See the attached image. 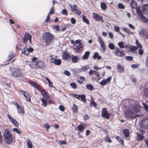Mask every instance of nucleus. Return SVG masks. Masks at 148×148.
<instances>
[{
    "instance_id": "obj_20",
    "label": "nucleus",
    "mask_w": 148,
    "mask_h": 148,
    "mask_svg": "<svg viewBox=\"0 0 148 148\" xmlns=\"http://www.w3.org/2000/svg\"><path fill=\"white\" fill-rule=\"evenodd\" d=\"M130 5L132 8L135 9L137 6L136 2L134 0H132Z\"/></svg>"
},
{
    "instance_id": "obj_29",
    "label": "nucleus",
    "mask_w": 148,
    "mask_h": 148,
    "mask_svg": "<svg viewBox=\"0 0 148 148\" xmlns=\"http://www.w3.org/2000/svg\"><path fill=\"white\" fill-rule=\"evenodd\" d=\"M86 87L88 90L90 91H92L94 89L93 87L91 84H87Z\"/></svg>"
},
{
    "instance_id": "obj_45",
    "label": "nucleus",
    "mask_w": 148,
    "mask_h": 148,
    "mask_svg": "<svg viewBox=\"0 0 148 148\" xmlns=\"http://www.w3.org/2000/svg\"><path fill=\"white\" fill-rule=\"evenodd\" d=\"M108 47L110 49L112 50H113L114 49V46L112 43H109Z\"/></svg>"
},
{
    "instance_id": "obj_41",
    "label": "nucleus",
    "mask_w": 148,
    "mask_h": 148,
    "mask_svg": "<svg viewBox=\"0 0 148 148\" xmlns=\"http://www.w3.org/2000/svg\"><path fill=\"white\" fill-rule=\"evenodd\" d=\"M77 127L78 130L80 132L83 131L84 129V126L81 125H79Z\"/></svg>"
},
{
    "instance_id": "obj_62",
    "label": "nucleus",
    "mask_w": 148,
    "mask_h": 148,
    "mask_svg": "<svg viewBox=\"0 0 148 148\" xmlns=\"http://www.w3.org/2000/svg\"><path fill=\"white\" fill-rule=\"evenodd\" d=\"M50 14H49V13L48 14L47 18L45 20L46 22H48L50 20Z\"/></svg>"
},
{
    "instance_id": "obj_6",
    "label": "nucleus",
    "mask_w": 148,
    "mask_h": 148,
    "mask_svg": "<svg viewBox=\"0 0 148 148\" xmlns=\"http://www.w3.org/2000/svg\"><path fill=\"white\" fill-rule=\"evenodd\" d=\"M114 52L116 55L120 57H123L125 55L124 51L122 50L120 51L119 48L118 47L115 48Z\"/></svg>"
},
{
    "instance_id": "obj_8",
    "label": "nucleus",
    "mask_w": 148,
    "mask_h": 148,
    "mask_svg": "<svg viewBox=\"0 0 148 148\" xmlns=\"http://www.w3.org/2000/svg\"><path fill=\"white\" fill-rule=\"evenodd\" d=\"M73 96L75 98L81 100L83 101L84 103H85L86 101V96L83 94L79 95L77 94H73Z\"/></svg>"
},
{
    "instance_id": "obj_21",
    "label": "nucleus",
    "mask_w": 148,
    "mask_h": 148,
    "mask_svg": "<svg viewBox=\"0 0 148 148\" xmlns=\"http://www.w3.org/2000/svg\"><path fill=\"white\" fill-rule=\"evenodd\" d=\"M144 13L147 14L148 13V4L144 5L143 8Z\"/></svg>"
},
{
    "instance_id": "obj_56",
    "label": "nucleus",
    "mask_w": 148,
    "mask_h": 148,
    "mask_svg": "<svg viewBox=\"0 0 148 148\" xmlns=\"http://www.w3.org/2000/svg\"><path fill=\"white\" fill-rule=\"evenodd\" d=\"M64 73L65 75L67 76H69L71 75L70 73L67 70H66L64 71Z\"/></svg>"
},
{
    "instance_id": "obj_52",
    "label": "nucleus",
    "mask_w": 148,
    "mask_h": 148,
    "mask_svg": "<svg viewBox=\"0 0 148 148\" xmlns=\"http://www.w3.org/2000/svg\"><path fill=\"white\" fill-rule=\"evenodd\" d=\"M13 130L16 132L18 134H21V132L19 131L18 129L16 128H14L13 129Z\"/></svg>"
},
{
    "instance_id": "obj_10",
    "label": "nucleus",
    "mask_w": 148,
    "mask_h": 148,
    "mask_svg": "<svg viewBox=\"0 0 148 148\" xmlns=\"http://www.w3.org/2000/svg\"><path fill=\"white\" fill-rule=\"evenodd\" d=\"M98 42L100 43L101 48L102 51L104 53L105 52V45L103 39L99 36L98 38Z\"/></svg>"
},
{
    "instance_id": "obj_14",
    "label": "nucleus",
    "mask_w": 148,
    "mask_h": 148,
    "mask_svg": "<svg viewBox=\"0 0 148 148\" xmlns=\"http://www.w3.org/2000/svg\"><path fill=\"white\" fill-rule=\"evenodd\" d=\"M111 79V77H109L106 79H104L100 83V84L101 85H105L108 83L110 82Z\"/></svg>"
},
{
    "instance_id": "obj_61",
    "label": "nucleus",
    "mask_w": 148,
    "mask_h": 148,
    "mask_svg": "<svg viewBox=\"0 0 148 148\" xmlns=\"http://www.w3.org/2000/svg\"><path fill=\"white\" fill-rule=\"evenodd\" d=\"M71 23L73 24H75L76 23V20L73 18H71Z\"/></svg>"
},
{
    "instance_id": "obj_9",
    "label": "nucleus",
    "mask_w": 148,
    "mask_h": 148,
    "mask_svg": "<svg viewBox=\"0 0 148 148\" xmlns=\"http://www.w3.org/2000/svg\"><path fill=\"white\" fill-rule=\"evenodd\" d=\"M110 114H108L106 108H104L101 112V116L106 119H109Z\"/></svg>"
},
{
    "instance_id": "obj_54",
    "label": "nucleus",
    "mask_w": 148,
    "mask_h": 148,
    "mask_svg": "<svg viewBox=\"0 0 148 148\" xmlns=\"http://www.w3.org/2000/svg\"><path fill=\"white\" fill-rule=\"evenodd\" d=\"M141 19L145 22H147V19L146 17H145L143 15L140 17Z\"/></svg>"
},
{
    "instance_id": "obj_19",
    "label": "nucleus",
    "mask_w": 148,
    "mask_h": 148,
    "mask_svg": "<svg viewBox=\"0 0 148 148\" xmlns=\"http://www.w3.org/2000/svg\"><path fill=\"white\" fill-rule=\"evenodd\" d=\"M71 57L72 58V61L74 63H77L79 59L77 56H75L73 55H71Z\"/></svg>"
},
{
    "instance_id": "obj_26",
    "label": "nucleus",
    "mask_w": 148,
    "mask_h": 148,
    "mask_svg": "<svg viewBox=\"0 0 148 148\" xmlns=\"http://www.w3.org/2000/svg\"><path fill=\"white\" fill-rule=\"evenodd\" d=\"M136 12L137 14L140 17L143 16L141 10L140 8H138L136 9Z\"/></svg>"
},
{
    "instance_id": "obj_25",
    "label": "nucleus",
    "mask_w": 148,
    "mask_h": 148,
    "mask_svg": "<svg viewBox=\"0 0 148 148\" xmlns=\"http://www.w3.org/2000/svg\"><path fill=\"white\" fill-rule=\"evenodd\" d=\"M89 67L87 66H85L84 67L80 68L78 69V71L80 72H82L83 71H86L88 69H89Z\"/></svg>"
},
{
    "instance_id": "obj_34",
    "label": "nucleus",
    "mask_w": 148,
    "mask_h": 148,
    "mask_svg": "<svg viewBox=\"0 0 148 148\" xmlns=\"http://www.w3.org/2000/svg\"><path fill=\"white\" fill-rule=\"evenodd\" d=\"M72 110L74 112H77L78 111L77 106L75 105V104H73L72 108Z\"/></svg>"
},
{
    "instance_id": "obj_3",
    "label": "nucleus",
    "mask_w": 148,
    "mask_h": 148,
    "mask_svg": "<svg viewBox=\"0 0 148 148\" xmlns=\"http://www.w3.org/2000/svg\"><path fill=\"white\" fill-rule=\"evenodd\" d=\"M4 138L5 142L8 144L11 143L12 138L10 131L8 129H5L3 133Z\"/></svg>"
},
{
    "instance_id": "obj_11",
    "label": "nucleus",
    "mask_w": 148,
    "mask_h": 148,
    "mask_svg": "<svg viewBox=\"0 0 148 148\" xmlns=\"http://www.w3.org/2000/svg\"><path fill=\"white\" fill-rule=\"evenodd\" d=\"M33 51V49L31 47H30L29 48L25 47L22 50L21 52L22 53H24L26 55H28L29 53L32 52Z\"/></svg>"
},
{
    "instance_id": "obj_42",
    "label": "nucleus",
    "mask_w": 148,
    "mask_h": 148,
    "mask_svg": "<svg viewBox=\"0 0 148 148\" xmlns=\"http://www.w3.org/2000/svg\"><path fill=\"white\" fill-rule=\"evenodd\" d=\"M123 29L129 34H133V32H131L130 29H129L124 27L123 28Z\"/></svg>"
},
{
    "instance_id": "obj_60",
    "label": "nucleus",
    "mask_w": 148,
    "mask_h": 148,
    "mask_svg": "<svg viewBox=\"0 0 148 148\" xmlns=\"http://www.w3.org/2000/svg\"><path fill=\"white\" fill-rule=\"evenodd\" d=\"M144 51L142 48L140 49L139 50V53L140 55H142L143 54Z\"/></svg>"
},
{
    "instance_id": "obj_64",
    "label": "nucleus",
    "mask_w": 148,
    "mask_h": 148,
    "mask_svg": "<svg viewBox=\"0 0 148 148\" xmlns=\"http://www.w3.org/2000/svg\"><path fill=\"white\" fill-rule=\"evenodd\" d=\"M14 56V55L13 54H11L9 55V60L12 59Z\"/></svg>"
},
{
    "instance_id": "obj_13",
    "label": "nucleus",
    "mask_w": 148,
    "mask_h": 148,
    "mask_svg": "<svg viewBox=\"0 0 148 148\" xmlns=\"http://www.w3.org/2000/svg\"><path fill=\"white\" fill-rule=\"evenodd\" d=\"M70 8L71 11L73 12L76 13L78 15H80L81 13V11L78 8H74L72 5L71 4H69Z\"/></svg>"
},
{
    "instance_id": "obj_43",
    "label": "nucleus",
    "mask_w": 148,
    "mask_h": 148,
    "mask_svg": "<svg viewBox=\"0 0 148 148\" xmlns=\"http://www.w3.org/2000/svg\"><path fill=\"white\" fill-rule=\"evenodd\" d=\"M117 68L120 73H121L123 72V67L121 66H120L119 64H117Z\"/></svg>"
},
{
    "instance_id": "obj_44",
    "label": "nucleus",
    "mask_w": 148,
    "mask_h": 148,
    "mask_svg": "<svg viewBox=\"0 0 148 148\" xmlns=\"http://www.w3.org/2000/svg\"><path fill=\"white\" fill-rule=\"evenodd\" d=\"M118 45L120 48L121 49H123L124 47L123 43L122 42H118Z\"/></svg>"
},
{
    "instance_id": "obj_47",
    "label": "nucleus",
    "mask_w": 148,
    "mask_h": 148,
    "mask_svg": "<svg viewBox=\"0 0 148 148\" xmlns=\"http://www.w3.org/2000/svg\"><path fill=\"white\" fill-rule=\"evenodd\" d=\"M116 138L119 141H121V143L123 145H124V142L123 141V139L121 138L119 136H116Z\"/></svg>"
},
{
    "instance_id": "obj_4",
    "label": "nucleus",
    "mask_w": 148,
    "mask_h": 148,
    "mask_svg": "<svg viewBox=\"0 0 148 148\" xmlns=\"http://www.w3.org/2000/svg\"><path fill=\"white\" fill-rule=\"evenodd\" d=\"M32 64H34V67L36 69H43L45 66V64L42 61H38L37 62H33Z\"/></svg>"
},
{
    "instance_id": "obj_58",
    "label": "nucleus",
    "mask_w": 148,
    "mask_h": 148,
    "mask_svg": "<svg viewBox=\"0 0 148 148\" xmlns=\"http://www.w3.org/2000/svg\"><path fill=\"white\" fill-rule=\"evenodd\" d=\"M45 78L48 81V82L49 83V86H51V85H52V83L51 82V81L48 78L46 77Z\"/></svg>"
},
{
    "instance_id": "obj_17",
    "label": "nucleus",
    "mask_w": 148,
    "mask_h": 148,
    "mask_svg": "<svg viewBox=\"0 0 148 148\" xmlns=\"http://www.w3.org/2000/svg\"><path fill=\"white\" fill-rule=\"evenodd\" d=\"M29 83L33 86L36 88L38 90H40V86L38 84L32 81L30 82Z\"/></svg>"
},
{
    "instance_id": "obj_63",
    "label": "nucleus",
    "mask_w": 148,
    "mask_h": 148,
    "mask_svg": "<svg viewBox=\"0 0 148 148\" xmlns=\"http://www.w3.org/2000/svg\"><path fill=\"white\" fill-rule=\"evenodd\" d=\"M139 132H140V134L143 135L145 133V131L144 130H143L142 129H140L139 130Z\"/></svg>"
},
{
    "instance_id": "obj_37",
    "label": "nucleus",
    "mask_w": 148,
    "mask_h": 148,
    "mask_svg": "<svg viewBox=\"0 0 148 148\" xmlns=\"http://www.w3.org/2000/svg\"><path fill=\"white\" fill-rule=\"evenodd\" d=\"M82 43H80V44L77 46V48L76 49V50L77 51H79L82 50Z\"/></svg>"
},
{
    "instance_id": "obj_15",
    "label": "nucleus",
    "mask_w": 148,
    "mask_h": 148,
    "mask_svg": "<svg viewBox=\"0 0 148 148\" xmlns=\"http://www.w3.org/2000/svg\"><path fill=\"white\" fill-rule=\"evenodd\" d=\"M51 62L58 65L60 64L61 60L60 59H52L50 60Z\"/></svg>"
},
{
    "instance_id": "obj_36",
    "label": "nucleus",
    "mask_w": 148,
    "mask_h": 148,
    "mask_svg": "<svg viewBox=\"0 0 148 148\" xmlns=\"http://www.w3.org/2000/svg\"><path fill=\"white\" fill-rule=\"evenodd\" d=\"M144 92L145 96L146 97L148 94V87H145L144 88Z\"/></svg>"
},
{
    "instance_id": "obj_2",
    "label": "nucleus",
    "mask_w": 148,
    "mask_h": 148,
    "mask_svg": "<svg viewBox=\"0 0 148 148\" xmlns=\"http://www.w3.org/2000/svg\"><path fill=\"white\" fill-rule=\"evenodd\" d=\"M54 38V36L50 33L46 32L42 36V39L45 42L46 45H50L52 42Z\"/></svg>"
},
{
    "instance_id": "obj_31",
    "label": "nucleus",
    "mask_w": 148,
    "mask_h": 148,
    "mask_svg": "<svg viewBox=\"0 0 148 148\" xmlns=\"http://www.w3.org/2000/svg\"><path fill=\"white\" fill-rule=\"evenodd\" d=\"M137 140H142L144 138V136L143 135L139 134V133H137Z\"/></svg>"
},
{
    "instance_id": "obj_49",
    "label": "nucleus",
    "mask_w": 148,
    "mask_h": 148,
    "mask_svg": "<svg viewBox=\"0 0 148 148\" xmlns=\"http://www.w3.org/2000/svg\"><path fill=\"white\" fill-rule=\"evenodd\" d=\"M125 59L128 61H131L132 59L133 58L130 56H126L125 57Z\"/></svg>"
},
{
    "instance_id": "obj_16",
    "label": "nucleus",
    "mask_w": 148,
    "mask_h": 148,
    "mask_svg": "<svg viewBox=\"0 0 148 148\" xmlns=\"http://www.w3.org/2000/svg\"><path fill=\"white\" fill-rule=\"evenodd\" d=\"M16 106L17 108L18 112L19 113H24V111L23 108L17 103H16Z\"/></svg>"
},
{
    "instance_id": "obj_50",
    "label": "nucleus",
    "mask_w": 148,
    "mask_h": 148,
    "mask_svg": "<svg viewBox=\"0 0 148 148\" xmlns=\"http://www.w3.org/2000/svg\"><path fill=\"white\" fill-rule=\"evenodd\" d=\"M118 7L120 9H123L125 7L124 5L121 3H120L118 4Z\"/></svg>"
},
{
    "instance_id": "obj_40",
    "label": "nucleus",
    "mask_w": 148,
    "mask_h": 148,
    "mask_svg": "<svg viewBox=\"0 0 148 148\" xmlns=\"http://www.w3.org/2000/svg\"><path fill=\"white\" fill-rule=\"evenodd\" d=\"M41 100L43 104V106L45 107H46L47 105V103L46 100L42 98L41 99Z\"/></svg>"
},
{
    "instance_id": "obj_5",
    "label": "nucleus",
    "mask_w": 148,
    "mask_h": 148,
    "mask_svg": "<svg viewBox=\"0 0 148 148\" xmlns=\"http://www.w3.org/2000/svg\"><path fill=\"white\" fill-rule=\"evenodd\" d=\"M12 77H23V73L21 72L20 69L17 68L11 74Z\"/></svg>"
},
{
    "instance_id": "obj_53",
    "label": "nucleus",
    "mask_w": 148,
    "mask_h": 148,
    "mask_svg": "<svg viewBox=\"0 0 148 148\" xmlns=\"http://www.w3.org/2000/svg\"><path fill=\"white\" fill-rule=\"evenodd\" d=\"M70 85L74 89H75L76 88V85L75 83H71V84Z\"/></svg>"
},
{
    "instance_id": "obj_55",
    "label": "nucleus",
    "mask_w": 148,
    "mask_h": 148,
    "mask_svg": "<svg viewBox=\"0 0 148 148\" xmlns=\"http://www.w3.org/2000/svg\"><path fill=\"white\" fill-rule=\"evenodd\" d=\"M99 53L97 52H95L94 55L93 56V58L94 59H96L97 58L98 56H99Z\"/></svg>"
},
{
    "instance_id": "obj_18",
    "label": "nucleus",
    "mask_w": 148,
    "mask_h": 148,
    "mask_svg": "<svg viewBox=\"0 0 148 148\" xmlns=\"http://www.w3.org/2000/svg\"><path fill=\"white\" fill-rule=\"evenodd\" d=\"M62 56L63 60H70V58H71L70 56L65 53L63 54Z\"/></svg>"
},
{
    "instance_id": "obj_24",
    "label": "nucleus",
    "mask_w": 148,
    "mask_h": 148,
    "mask_svg": "<svg viewBox=\"0 0 148 148\" xmlns=\"http://www.w3.org/2000/svg\"><path fill=\"white\" fill-rule=\"evenodd\" d=\"M94 18L96 20H100L102 18V17L100 16L98 14L95 13L93 14Z\"/></svg>"
},
{
    "instance_id": "obj_28",
    "label": "nucleus",
    "mask_w": 148,
    "mask_h": 148,
    "mask_svg": "<svg viewBox=\"0 0 148 148\" xmlns=\"http://www.w3.org/2000/svg\"><path fill=\"white\" fill-rule=\"evenodd\" d=\"M101 8L102 10H105L106 8L107 5L106 3L102 2L101 4Z\"/></svg>"
},
{
    "instance_id": "obj_48",
    "label": "nucleus",
    "mask_w": 148,
    "mask_h": 148,
    "mask_svg": "<svg viewBox=\"0 0 148 148\" xmlns=\"http://www.w3.org/2000/svg\"><path fill=\"white\" fill-rule=\"evenodd\" d=\"M144 106L145 108L148 112V101H147L144 104Z\"/></svg>"
},
{
    "instance_id": "obj_30",
    "label": "nucleus",
    "mask_w": 148,
    "mask_h": 148,
    "mask_svg": "<svg viewBox=\"0 0 148 148\" xmlns=\"http://www.w3.org/2000/svg\"><path fill=\"white\" fill-rule=\"evenodd\" d=\"M123 132L125 136L126 137H127L129 136V132L127 129H124L123 130Z\"/></svg>"
},
{
    "instance_id": "obj_38",
    "label": "nucleus",
    "mask_w": 148,
    "mask_h": 148,
    "mask_svg": "<svg viewBox=\"0 0 148 148\" xmlns=\"http://www.w3.org/2000/svg\"><path fill=\"white\" fill-rule=\"evenodd\" d=\"M30 96L28 92L26 93V95L25 97L27 101H29L30 100Z\"/></svg>"
},
{
    "instance_id": "obj_23",
    "label": "nucleus",
    "mask_w": 148,
    "mask_h": 148,
    "mask_svg": "<svg viewBox=\"0 0 148 148\" xmlns=\"http://www.w3.org/2000/svg\"><path fill=\"white\" fill-rule=\"evenodd\" d=\"M41 93L43 97L46 98L47 99H48L49 98V96L47 94L46 91L43 90L41 91Z\"/></svg>"
},
{
    "instance_id": "obj_33",
    "label": "nucleus",
    "mask_w": 148,
    "mask_h": 148,
    "mask_svg": "<svg viewBox=\"0 0 148 148\" xmlns=\"http://www.w3.org/2000/svg\"><path fill=\"white\" fill-rule=\"evenodd\" d=\"M82 19L83 21L85 23H86L87 24H89V22L88 19L86 17V16L84 15L82 16Z\"/></svg>"
},
{
    "instance_id": "obj_7",
    "label": "nucleus",
    "mask_w": 148,
    "mask_h": 148,
    "mask_svg": "<svg viewBox=\"0 0 148 148\" xmlns=\"http://www.w3.org/2000/svg\"><path fill=\"white\" fill-rule=\"evenodd\" d=\"M141 125L143 128H148V116H147L141 121Z\"/></svg>"
},
{
    "instance_id": "obj_57",
    "label": "nucleus",
    "mask_w": 148,
    "mask_h": 148,
    "mask_svg": "<svg viewBox=\"0 0 148 148\" xmlns=\"http://www.w3.org/2000/svg\"><path fill=\"white\" fill-rule=\"evenodd\" d=\"M59 108V110L62 111H64L65 109L64 108L63 106L61 105L60 106Z\"/></svg>"
},
{
    "instance_id": "obj_1",
    "label": "nucleus",
    "mask_w": 148,
    "mask_h": 148,
    "mask_svg": "<svg viewBox=\"0 0 148 148\" xmlns=\"http://www.w3.org/2000/svg\"><path fill=\"white\" fill-rule=\"evenodd\" d=\"M140 111L139 105L136 104H131L128 108V110L125 112L124 114L127 119H136L137 116L140 117L142 115L137 114Z\"/></svg>"
},
{
    "instance_id": "obj_22",
    "label": "nucleus",
    "mask_w": 148,
    "mask_h": 148,
    "mask_svg": "<svg viewBox=\"0 0 148 148\" xmlns=\"http://www.w3.org/2000/svg\"><path fill=\"white\" fill-rule=\"evenodd\" d=\"M90 54V53L88 51L86 52L82 56V59L84 60H85L87 59Z\"/></svg>"
},
{
    "instance_id": "obj_46",
    "label": "nucleus",
    "mask_w": 148,
    "mask_h": 148,
    "mask_svg": "<svg viewBox=\"0 0 148 148\" xmlns=\"http://www.w3.org/2000/svg\"><path fill=\"white\" fill-rule=\"evenodd\" d=\"M24 36L27 38L28 40L32 38V36L29 34L26 33Z\"/></svg>"
},
{
    "instance_id": "obj_32",
    "label": "nucleus",
    "mask_w": 148,
    "mask_h": 148,
    "mask_svg": "<svg viewBox=\"0 0 148 148\" xmlns=\"http://www.w3.org/2000/svg\"><path fill=\"white\" fill-rule=\"evenodd\" d=\"M28 148H32V145L31 141L28 139L26 141Z\"/></svg>"
},
{
    "instance_id": "obj_12",
    "label": "nucleus",
    "mask_w": 148,
    "mask_h": 148,
    "mask_svg": "<svg viewBox=\"0 0 148 148\" xmlns=\"http://www.w3.org/2000/svg\"><path fill=\"white\" fill-rule=\"evenodd\" d=\"M7 116L10 122L12 123L16 126H18L19 124L16 120L14 119L12 117L10 116L9 114L7 115Z\"/></svg>"
},
{
    "instance_id": "obj_39",
    "label": "nucleus",
    "mask_w": 148,
    "mask_h": 148,
    "mask_svg": "<svg viewBox=\"0 0 148 148\" xmlns=\"http://www.w3.org/2000/svg\"><path fill=\"white\" fill-rule=\"evenodd\" d=\"M138 47L136 46H132L130 48V51L131 52H133V51H135V50L137 49Z\"/></svg>"
},
{
    "instance_id": "obj_27",
    "label": "nucleus",
    "mask_w": 148,
    "mask_h": 148,
    "mask_svg": "<svg viewBox=\"0 0 148 148\" xmlns=\"http://www.w3.org/2000/svg\"><path fill=\"white\" fill-rule=\"evenodd\" d=\"M37 60V58L36 57L33 58L32 59V62L29 64V65L31 68H34V64H32V63L33 62H35V61Z\"/></svg>"
},
{
    "instance_id": "obj_51",
    "label": "nucleus",
    "mask_w": 148,
    "mask_h": 148,
    "mask_svg": "<svg viewBox=\"0 0 148 148\" xmlns=\"http://www.w3.org/2000/svg\"><path fill=\"white\" fill-rule=\"evenodd\" d=\"M61 13L63 14L66 16L68 14L67 12L66 9H63L61 12Z\"/></svg>"
},
{
    "instance_id": "obj_35",
    "label": "nucleus",
    "mask_w": 148,
    "mask_h": 148,
    "mask_svg": "<svg viewBox=\"0 0 148 148\" xmlns=\"http://www.w3.org/2000/svg\"><path fill=\"white\" fill-rule=\"evenodd\" d=\"M139 34L141 37H143L145 36V32L144 30L141 29L139 32Z\"/></svg>"
},
{
    "instance_id": "obj_59",
    "label": "nucleus",
    "mask_w": 148,
    "mask_h": 148,
    "mask_svg": "<svg viewBox=\"0 0 148 148\" xmlns=\"http://www.w3.org/2000/svg\"><path fill=\"white\" fill-rule=\"evenodd\" d=\"M53 7L50 9L49 14H53L54 13V11L53 10Z\"/></svg>"
}]
</instances>
